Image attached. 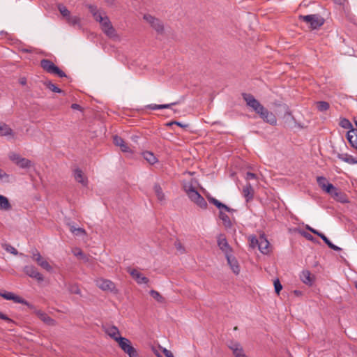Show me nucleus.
<instances>
[{
  "mask_svg": "<svg viewBox=\"0 0 357 357\" xmlns=\"http://www.w3.org/2000/svg\"><path fill=\"white\" fill-rule=\"evenodd\" d=\"M183 188L191 201L194 202L202 208L207 207L206 202L192 184H185Z\"/></svg>",
  "mask_w": 357,
  "mask_h": 357,
  "instance_id": "1",
  "label": "nucleus"
},
{
  "mask_svg": "<svg viewBox=\"0 0 357 357\" xmlns=\"http://www.w3.org/2000/svg\"><path fill=\"white\" fill-rule=\"evenodd\" d=\"M93 18L99 22L102 26V29L103 32L109 37H113L115 36V29L111 24L109 19L107 17H102L100 12L97 13H93Z\"/></svg>",
  "mask_w": 357,
  "mask_h": 357,
  "instance_id": "2",
  "label": "nucleus"
},
{
  "mask_svg": "<svg viewBox=\"0 0 357 357\" xmlns=\"http://www.w3.org/2000/svg\"><path fill=\"white\" fill-rule=\"evenodd\" d=\"M40 66L47 73L57 75L59 77H67L66 74L50 59H42Z\"/></svg>",
  "mask_w": 357,
  "mask_h": 357,
  "instance_id": "3",
  "label": "nucleus"
},
{
  "mask_svg": "<svg viewBox=\"0 0 357 357\" xmlns=\"http://www.w3.org/2000/svg\"><path fill=\"white\" fill-rule=\"evenodd\" d=\"M299 19L310 24L312 29H317L324 24V19L318 14L300 15Z\"/></svg>",
  "mask_w": 357,
  "mask_h": 357,
  "instance_id": "4",
  "label": "nucleus"
},
{
  "mask_svg": "<svg viewBox=\"0 0 357 357\" xmlns=\"http://www.w3.org/2000/svg\"><path fill=\"white\" fill-rule=\"evenodd\" d=\"M143 19L157 32L158 34L164 33V24L162 22L150 14H145Z\"/></svg>",
  "mask_w": 357,
  "mask_h": 357,
  "instance_id": "5",
  "label": "nucleus"
},
{
  "mask_svg": "<svg viewBox=\"0 0 357 357\" xmlns=\"http://www.w3.org/2000/svg\"><path fill=\"white\" fill-rule=\"evenodd\" d=\"M118 344L129 357H139L137 349L132 347L130 340L128 338L120 339V342Z\"/></svg>",
  "mask_w": 357,
  "mask_h": 357,
  "instance_id": "6",
  "label": "nucleus"
},
{
  "mask_svg": "<svg viewBox=\"0 0 357 357\" xmlns=\"http://www.w3.org/2000/svg\"><path fill=\"white\" fill-rule=\"evenodd\" d=\"M243 100L245 101L248 106L252 108L255 112H265L264 107L260 102L250 93H242Z\"/></svg>",
  "mask_w": 357,
  "mask_h": 357,
  "instance_id": "7",
  "label": "nucleus"
},
{
  "mask_svg": "<svg viewBox=\"0 0 357 357\" xmlns=\"http://www.w3.org/2000/svg\"><path fill=\"white\" fill-rule=\"evenodd\" d=\"M96 284L102 291H108L114 294L118 292L115 284L110 280L100 278L96 280Z\"/></svg>",
  "mask_w": 357,
  "mask_h": 357,
  "instance_id": "8",
  "label": "nucleus"
},
{
  "mask_svg": "<svg viewBox=\"0 0 357 357\" xmlns=\"http://www.w3.org/2000/svg\"><path fill=\"white\" fill-rule=\"evenodd\" d=\"M217 244L222 252H224L225 257L232 253V248L229 245L225 234H220L217 236Z\"/></svg>",
  "mask_w": 357,
  "mask_h": 357,
  "instance_id": "9",
  "label": "nucleus"
},
{
  "mask_svg": "<svg viewBox=\"0 0 357 357\" xmlns=\"http://www.w3.org/2000/svg\"><path fill=\"white\" fill-rule=\"evenodd\" d=\"M103 328L105 333L114 340H115L118 344L120 342V339L124 338L120 335V331L119 328L115 326L108 325L104 326Z\"/></svg>",
  "mask_w": 357,
  "mask_h": 357,
  "instance_id": "10",
  "label": "nucleus"
},
{
  "mask_svg": "<svg viewBox=\"0 0 357 357\" xmlns=\"http://www.w3.org/2000/svg\"><path fill=\"white\" fill-rule=\"evenodd\" d=\"M24 271L27 275L36 279L38 282H42L44 280L43 275L39 273L37 268L33 266H26L24 268Z\"/></svg>",
  "mask_w": 357,
  "mask_h": 357,
  "instance_id": "11",
  "label": "nucleus"
},
{
  "mask_svg": "<svg viewBox=\"0 0 357 357\" xmlns=\"http://www.w3.org/2000/svg\"><path fill=\"white\" fill-rule=\"evenodd\" d=\"M127 271L139 284H148L149 280L136 269L128 268Z\"/></svg>",
  "mask_w": 357,
  "mask_h": 357,
  "instance_id": "12",
  "label": "nucleus"
},
{
  "mask_svg": "<svg viewBox=\"0 0 357 357\" xmlns=\"http://www.w3.org/2000/svg\"><path fill=\"white\" fill-rule=\"evenodd\" d=\"M32 258L33 260L37 261L39 266H40L43 268L45 269L46 271H51L52 270V266L50 265L47 261L43 259V257L37 250H36L35 252H33Z\"/></svg>",
  "mask_w": 357,
  "mask_h": 357,
  "instance_id": "13",
  "label": "nucleus"
},
{
  "mask_svg": "<svg viewBox=\"0 0 357 357\" xmlns=\"http://www.w3.org/2000/svg\"><path fill=\"white\" fill-rule=\"evenodd\" d=\"M227 261V264L230 266L233 273L238 275L240 273L241 268L239 264L235 257L232 255V253L225 257Z\"/></svg>",
  "mask_w": 357,
  "mask_h": 357,
  "instance_id": "14",
  "label": "nucleus"
},
{
  "mask_svg": "<svg viewBox=\"0 0 357 357\" xmlns=\"http://www.w3.org/2000/svg\"><path fill=\"white\" fill-rule=\"evenodd\" d=\"M229 348L232 351L235 357H248L243 349L241 345L236 342H231Z\"/></svg>",
  "mask_w": 357,
  "mask_h": 357,
  "instance_id": "15",
  "label": "nucleus"
},
{
  "mask_svg": "<svg viewBox=\"0 0 357 357\" xmlns=\"http://www.w3.org/2000/svg\"><path fill=\"white\" fill-rule=\"evenodd\" d=\"M35 314L45 324L49 326L56 325V321L42 310H35Z\"/></svg>",
  "mask_w": 357,
  "mask_h": 357,
  "instance_id": "16",
  "label": "nucleus"
},
{
  "mask_svg": "<svg viewBox=\"0 0 357 357\" xmlns=\"http://www.w3.org/2000/svg\"><path fill=\"white\" fill-rule=\"evenodd\" d=\"M73 176L75 180L83 186L88 185V179L79 168H76L73 170Z\"/></svg>",
  "mask_w": 357,
  "mask_h": 357,
  "instance_id": "17",
  "label": "nucleus"
},
{
  "mask_svg": "<svg viewBox=\"0 0 357 357\" xmlns=\"http://www.w3.org/2000/svg\"><path fill=\"white\" fill-rule=\"evenodd\" d=\"M113 142L116 146L120 147L123 152L130 153L131 150L126 142L119 136L114 135L113 137Z\"/></svg>",
  "mask_w": 357,
  "mask_h": 357,
  "instance_id": "18",
  "label": "nucleus"
},
{
  "mask_svg": "<svg viewBox=\"0 0 357 357\" xmlns=\"http://www.w3.org/2000/svg\"><path fill=\"white\" fill-rule=\"evenodd\" d=\"M256 114L254 116L255 118L259 117L271 125L276 124L277 119L274 113H256Z\"/></svg>",
  "mask_w": 357,
  "mask_h": 357,
  "instance_id": "19",
  "label": "nucleus"
},
{
  "mask_svg": "<svg viewBox=\"0 0 357 357\" xmlns=\"http://www.w3.org/2000/svg\"><path fill=\"white\" fill-rule=\"evenodd\" d=\"M269 242L268 241L266 236L263 235L259 236V243L258 248L259 251L263 254H268L270 252Z\"/></svg>",
  "mask_w": 357,
  "mask_h": 357,
  "instance_id": "20",
  "label": "nucleus"
},
{
  "mask_svg": "<svg viewBox=\"0 0 357 357\" xmlns=\"http://www.w3.org/2000/svg\"><path fill=\"white\" fill-rule=\"evenodd\" d=\"M317 182L319 186L324 191L329 192L330 190L333 189V184L329 183L327 178L324 176H317Z\"/></svg>",
  "mask_w": 357,
  "mask_h": 357,
  "instance_id": "21",
  "label": "nucleus"
},
{
  "mask_svg": "<svg viewBox=\"0 0 357 357\" xmlns=\"http://www.w3.org/2000/svg\"><path fill=\"white\" fill-rule=\"evenodd\" d=\"M0 296L8 301H13L15 303H22L21 297L10 291H0Z\"/></svg>",
  "mask_w": 357,
  "mask_h": 357,
  "instance_id": "22",
  "label": "nucleus"
},
{
  "mask_svg": "<svg viewBox=\"0 0 357 357\" xmlns=\"http://www.w3.org/2000/svg\"><path fill=\"white\" fill-rule=\"evenodd\" d=\"M176 102H172L169 104H150L145 106V108L151 110H156V109H169L176 112L174 109L172 108V106L175 105Z\"/></svg>",
  "mask_w": 357,
  "mask_h": 357,
  "instance_id": "23",
  "label": "nucleus"
},
{
  "mask_svg": "<svg viewBox=\"0 0 357 357\" xmlns=\"http://www.w3.org/2000/svg\"><path fill=\"white\" fill-rule=\"evenodd\" d=\"M208 202L210 203L214 204L218 208H219L220 211L224 209L225 211H226L227 212H233V211H234V209L228 207L227 205H225V204L220 202V201H218V199H216L214 197H208Z\"/></svg>",
  "mask_w": 357,
  "mask_h": 357,
  "instance_id": "24",
  "label": "nucleus"
},
{
  "mask_svg": "<svg viewBox=\"0 0 357 357\" xmlns=\"http://www.w3.org/2000/svg\"><path fill=\"white\" fill-rule=\"evenodd\" d=\"M243 195L246 199V202H250L253 199L254 190L250 183H247L243 188Z\"/></svg>",
  "mask_w": 357,
  "mask_h": 357,
  "instance_id": "25",
  "label": "nucleus"
},
{
  "mask_svg": "<svg viewBox=\"0 0 357 357\" xmlns=\"http://www.w3.org/2000/svg\"><path fill=\"white\" fill-rule=\"evenodd\" d=\"M337 157L342 161H344L349 165L357 164V157L354 158L348 153H338Z\"/></svg>",
  "mask_w": 357,
  "mask_h": 357,
  "instance_id": "26",
  "label": "nucleus"
},
{
  "mask_svg": "<svg viewBox=\"0 0 357 357\" xmlns=\"http://www.w3.org/2000/svg\"><path fill=\"white\" fill-rule=\"evenodd\" d=\"M300 278L303 283L308 285H311L312 284L313 280L309 271H303L301 273Z\"/></svg>",
  "mask_w": 357,
  "mask_h": 357,
  "instance_id": "27",
  "label": "nucleus"
},
{
  "mask_svg": "<svg viewBox=\"0 0 357 357\" xmlns=\"http://www.w3.org/2000/svg\"><path fill=\"white\" fill-rule=\"evenodd\" d=\"M219 218L222 221V223L226 229H230L232 227V223L229 217L222 210L220 211Z\"/></svg>",
  "mask_w": 357,
  "mask_h": 357,
  "instance_id": "28",
  "label": "nucleus"
},
{
  "mask_svg": "<svg viewBox=\"0 0 357 357\" xmlns=\"http://www.w3.org/2000/svg\"><path fill=\"white\" fill-rule=\"evenodd\" d=\"M11 205L8 199L3 195H0V209L3 211H8L11 209Z\"/></svg>",
  "mask_w": 357,
  "mask_h": 357,
  "instance_id": "29",
  "label": "nucleus"
},
{
  "mask_svg": "<svg viewBox=\"0 0 357 357\" xmlns=\"http://www.w3.org/2000/svg\"><path fill=\"white\" fill-rule=\"evenodd\" d=\"M144 158L151 165H154L158 162L157 158L150 151H144L142 153Z\"/></svg>",
  "mask_w": 357,
  "mask_h": 357,
  "instance_id": "30",
  "label": "nucleus"
},
{
  "mask_svg": "<svg viewBox=\"0 0 357 357\" xmlns=\"http://www.w3.org/2000/svg\"><path fill=\"white\" fill-rule=\"evenodd\" d=\"M153 190L157 196L158 199L160 202H162L165 199V194L162 192V190L160 185L158 183H155L153 185Z\"/></svg>",
  "mask_w": 357,
  "mask_h": 357,
  "instance_id": "31",
  "label": "nucleus"
},
{
  "mask_svg": "<svg viewBox=\"0 0 357 357\" xmlns=\"http://www.w3.org/2000/svg\"><path fill=\"white\" fill-rule=\"evenodd\" d=\"M43 84L50 91L54 93H63L64 91H62L61 89H59L58 86H56L55 84L52 83L50 80H46L43 82Z\"/></svg>",
  "mask_w": 357,
  "mask_h": 357,
  "instance_id": "32",
  "label": "nucleus"
},
{
  "mask_svg": "<svg viewBox=\"0 0 357 357\" xmlns=\"http://www.w3.org/2000/svg\"><path fill=\"white\" fill-rule=\"evenodd\" d=\"M13 134L12 129L6 124L0 123V135L8 136Z\"/></svg>",
  "mask_w": 357,
  "mask_h": 357,
  "instance_id": "33",
  "label": "nucleus"
},
{
  "mask_svg": "<svg viewBox=\"0 0 357 357\" xmlns=\"http://www.w3.org/2000/svg\"><path fill=\"white\" fill-rule=\"evenodd\" d=\"M333 199L335 200H336L337 202H339L342 204L349 202V199H348L347 195L344 192H342L341 190H340L337 192V194L335 195V197Z\"/></svg>",
  "mask_w": 357,
  "mask_h": 357,
  "instance_id": "34",
  "label": "nucleus"
},
{
  "mask_svg": "<svg viewBox=\"0 0 357 357\" xmlns=\"http://www.w3.org/2000/svg\"><path fill=\"white\" fill-rule=\"evenodd\" d=\"M17 166L22 169H29L32 166V162L29 159L22 158V159L17 162Z\"/></svg>",
  "mask_w": 357,
  "mask_h": 357,
  "instance_id": "35",
  "label": "nucleus"
},
{
  "mask_svg": "<svg viewBox=\"0 0 357 357\" xmlns=\"http://www.w3.org/2000/svg\"><path fill=\"white\" fill-rule=\"evenodd\" d=\"M317 105V109L319 112L327 111L330 108V105L328 102L326 101H319L315 102Z\"/></svg>",
  "mask_w": 357,
  "mask_h": 357,
  "instance_id": "36",
  "label": "nucleus"
},
{
  "mask_svg": "<svg viewBox=\"0 0 357 357\" xmlns=\"http://www.w3.org/2000/svg\"><path fill=\"white\" fill-rule=\"evenodd\" d=\"M150 295L160 303H164L165 302V298L155 290H151Z\"/></svg>",
  "mask_w": 357,
  "mask_h": 357,
  "instance_id": "37",
  "label": "nucleus"
},
{
  "mask_svg": "<svg viewBox=\"0 0 357 357\" xmlns=\"http://www.w3.org/2000/svg\"><path fill=\"white\" fill-rule=\"evenodd\" d=\"M8 158L16 165H17V162L22 159V157L20 154L15 152L10 153L8 155Z\"/></svg>",
  "mask_w": 357,
  "mask_h": 357,
  "instance_id": "38",
  "label": "nucleus"
},
{
  "mask_svg": "<svg viewBox=\"0 0 357 357\" xmlns=\"http://www.w3.org/2000/svg\"><path fill=\"white\" fill-rule=\"evenodd\" d=\"M68 23L72 26L79 25L80 19L77 16H69L67 18Z\"/></svg>",
  "mask_w": 357,
  "mask_h": 357,
  "instance_id": "39",
  "label": "nucleus"
},
{
  "mask_svg": "<svg viewBox=\"0 0 357 357\" xmlns=\"http://www.w3.org/2000/svg\"><path fill=\"white\" fill-rule=\"evenodd\" d=\"M340 126L343 128H345V129H354L352 128V125L351 123V122L347 119H341L340 122Z\"/></svg>",
  "mask_w": 357,
  "mask_h": 357,
  "instance_id": "40",
  "label": "nucleus"
},
{
  "mask_svg": "<svg viewBox=\"0 0 357 357\" xmlns=\"http://www.w3.org/2000/svg\"><path fill=\"white\" fill-rule=\"evenodd\" d=\"M58 9L59 10V12L61 13V14L63 16V17H69L70 16V11L68 10V9L63 5L62 4H59L58 6Z\"/></svg>",
  "mask_w": 357,
  "mask_h": 357,
  "instance_id": "41",
  "label": "nucleus"
},
{
  "mask_svg": "<svg viewBox=\"0 0 357 357\" xmlns=\"http://www.w3.org/2000/svg\"><path fill=\"white\" fill-rule=\"evenodd\" d=\"M70 231L74 234L75 235H79V234H85L86 231L83 228H76L74 226H70Z\"/></svg>",
  "mask_w": 357,
  "mask_h": 357,
  "instance_id": "42",
  "label": "nucleus"
},
{
  "mask_svg": "<svg viewBox=\"0 0 357 357\" xmlns=\"http://www.w3.org/2000/svg\"><path fill=\"white\" fill-rule=\"evenodd\" d=\"M324 242L332 250L335 251H340L341 248L335 245H334L327 237L325 238Z\"/></svg>",
  "mask_w": 357,
  "mask_h": 357,
  "instance_id": "43",
  "label": "nucleus"
},
{
  "mask_svg": "<svg viewBox=\"0 0 357 357\" xmlns=\"http://www.w3.org/2000/svg\"><path fill=\"white\" fill-rule=\"evenodd\" d=\"M3 248L8 252L13 254L14 255H17L18 254L17 250L9 244L3 245Z\"/></svg>",
  "mask_w": 357,
  "mask_h": 357,
  "instance_id": "44",
  "label": "nucleus"
},
{
  "mask_svg": "<svg viewBox=\"0 0 357 357\" xmlns=\"http://www.w3.org/2000/svg\"><path fill=\"white\" fill-rule=\"evenodd\" d=\"M259 237L257 238L255 236H251L250 238V245L252 248H255L256 246H259Z\"/></svg>",
  "mask_w": 357,
  "mask_h": 357,
  "instance_id": "45",
  "label": "nucleus"
},
{
  "mask_svg": "<svg viewBox=\"0 0 357 357\" xmlns=\"http://www.w3.org/2000/svg\"><path fill=\"white\" fill-rule=\"evenodd\" d=\"M274 287H275V291L279 294H280V291L282 290V286L280 282V280L278 279H276L275 280H274Z\"/></svg>",
  "mask_w": 357,
  "mask_h": 357,
  "instance_id": "46",
  "label": "nucleus"
},
{
  "mask_svg": "<svg viewBox=\"0 0 357 357\" xmlns=\"http://www.w3.org/2000/svg\"><path fill=\"white\" fill-rule=\"evenodd\" d=\"M69 290L72 294H81V291H80L79 288L78 287L77 285H75V284L72 285Z\"/></svg>",
  "mask_w": 357,
  "mask_h": 357,
  "instance_id": "47",
  "label": "nucleus"
},
{
  "mask_svg": "<svg viewBox=\"0 0 357 357\" xmlns=\"http://www.w3.org/2000/svg\"><path fill=\"white\" fill-rule=\"evenodd\" d=\"M333 189L330 190L329 192H326V193L329 194L333 198H334L335 195L337 194V192L340 190L338 188H337L335 186L333 185Z\"/></svg>",
  "mask_w": 357,
  "mask_h": 357,
  "instance_id": "48",
  "label": "nucleus"
},
{
  "mask_svg": "<svg viewBox=\"0 0 357 357\" xmlns=\"http://www.w3.org/2000/svg\"><path fill=\"white\" fill-rule=\"evenodd\" d=\"M87 7L93 16V13H97L98 12H99L96 6L89 4V5H87Z\"/></svg>",
  "mask_w": 357,
  "mask_h": 357,
  "instance_id": "49",
  "label": "nucleus"
},
{
  "mask_svg": "<svg viewBox=\"0 0 357 357\" xmlns=\"http://www.w3.org/2000/svg\"><path fill=\"white\" fill-rule=\"evenodd\" d=\"M174 124L177 125V126H178L180 127H182V128L188 127L187 124H182L181 122H178V121H172V122L167 123L166 125L167 126H172Z\"/></svg>",
  "mask_w": 357,
  "mask_h": 357,
  "instance_id": "50",
  "label": "nucleus"
},
{
  "mask_svg": "<svg viewBox=\"0 0 357 357\" xmlns=\"http://www.w3.org/2000/svg\"><path fill=\"white\" fill-rule=\"evenodd\" d=\"M0 319L5 320L8 323H13L14 322L11 319H10L7 315L4 314L1 312H0Z\"/></svg>",
  "mask_w": 357,
  "mask_h": 357,
  "instance_id": "51",
  "label": "nucleus"
},
{
  "mask_svg": "<svg viewBox=\"0 0 357 357\" xmlns=\"http://www.w3.org/2000/svg\"><path fill=\"white\" fill-rule=\"evenodd\" d=\"M21 300L23 301L22 303H20L21 304H24V305H26L29 308H30L31 310H36L33 305L31 304L30 303H29L28 301H26L25 299H24L22 297H21Z\"/></svg>",
  "mask_w": 357,
  "mask_h": 357,
  "instance_id": "52",
  "label": "nucleus"
},
{
  "mask_svg": "<svg viewBox=\"0 0 357 357\" xmlns=\"http://www.w3.org/2000/svg\"><path fill=\"white\" fill-rule=\"evenodd\" d=\"M257 175L252 172H247L245 175V179L246 180H252V179H256Z\"/></svg>",
  "mask_w": 357,
  "mask_h": 357,
  "instance_id": "53",
  "label": "nucleus"
},
{
  "mask_svg": "<svg viewBox=\"0 0 357 357\" xmlns=\"http://www.w3.org/2000/svg\"><path fill=\"white\" fill-rule=\"evenodd\" d=\"M9 175L0 169V179L5 178L6 181H8Z\"/></svg>",
  "mask_w": 357,
  "mask_h": 357,
  "instance_id": "54",
  "label": "nucleus"
},
{
  "mask_svg": "<svg viewBox=\"0 0 357 357\" xmlns=\"http://www.w3.org/2000/svg\"><path fill=\"white\" fill-rule=\"evenodd\" d=\"M175 247L177 249V250L180 251L181 252H184V248L182 246L181 243L180 242H176L175 243Z\"/></svg>",
  "mask_w": 357,
  "mask_h": 357,
  "instance_id": "55",
  "label": "nucleus"
},
{
  "mask_svg": "<svg viewBox=\"0 0 357 357\" xmlns=\"http://www.w3.org/2000/svg\"><path fill=\"white\" fill-rule=\"evenodd\" d=\"M74 255L76 256V257H80V258H84L85 256H84V254L83 253V252L78 249L77 251H75L74 252Z\"/></svg>",
  "mask_w": 357,
  "mask_h": 357,
  "instance_id": "56",
  "label": "nucleus"
},
{
  "mask_svg": "<svg viewBox=\"0 0 357 357\" xmlns=\"http://www.w3.org/2000/svg\"><path fill=\"white\" fill-rule=\"evenodd\" d=\"M163 354L166 357H174L172 352L167 349H163Z\"/></svg>",
  "mask_w": 357,
  "mask_h": 357,
  "instance_id": "57",
  "label": "nucleus"
},
{
  "mask_svg": "<svg viewBox=\"0 0 357 357\" xmlns=\"http://www.w3.org/2000/svg\"><path fill=\"white\" fill-rule=\"evenodd\" d=\"M70 107H71V109H73L74 110H79V111L82 110V107L79 105L76 104V103L72 104Z\"/></svg>",
  "mask_w": 357,
  "mask_h": 357,
  "instance_id": "58",
  "label": "nucleus"
},
{
  "mask_svg": "<svg viewBox=\"0 0 357 357\" xmlns=\"http://www.w3.org/2000/svg\"><path fill=\"white\" fill-rule=\"evenodd\" d=\"M306 229H307V230L310 231L312 233H313V234H316V235H317V234H318V231H317V230H316V229H313V228L310 227V226H308V225H307V226H306Z\"/></svg>",
  "mask_w": 357,
  "mask_h": 357,
  "instance_id": "59",
  "label": "nucleus"
},
{
  "mask_svg": "<svg viewBox=\"0 0 357 357\" xmlns=\"http://www.w3.org/2000/svg\"><path fill=\"white\" fill-rule=\"evenodd\" d=\"M19 82L22 85H25L26 84V79L25 77H21Z\"/></svg>",
  "mask_w": 357,
  "mask_h": 357,
  "instance_id": "60",
  "label": "nucleus"
},
{
  "mask_svg": "<svg viewBox=\"0 0 357 357\" xmlns=\"http://www.w3.org/2000/svg\"><path fill=\"white\" fill-rule=\"evenodd\" d=\"M317 235L319 236L323 241L325 240V238H326V236L323 233H321L319 231H318V234H317Z\"/></svg>",
  "mask_w": 357,
  "mask_h": 357,
  "instance_id": "61",
  "label": "nucleus"
},
{
  "mask_svg": "<svg viewBox=\"0 0 357 357\" xmlns=\"http://www.w3.org/2000/svg\"><path fill=\"white\" fill-rule=\"evenodd\" d=\"M304 236H305V237H306L309 240H312L313 239V236L311 234H308V233H305Z\"/></svg>",
  "mask_w": 357,
  "mask_h": 357,
  "instance_id": "62",
  "label": "nucleus"
},
{
  "mask_svg": "<svg viewBox=\"0 0 357 357\" xmlns=\"http://www.w3.org/2000/svg\"><path fill=\"white\" fill-rule=\"evenodd\" d=\"M291 114H292V113H291V112L287 113V114H286V116H287V119H289V118H291V119H294V116H293Z\"/></svg>",
  "mask_w": 357,
  "mask_h": 357,
  "instance_id": "63",
  "label": "nucleus"
},
{
  "mask_svg": "<svg viewBox=\"0 0 357 357\" xmlns=\"http://www.w3.org/2000/svg\"><path fill=\"white\" fill-rule=\"evenodd\" d=\"M21 51L22 52H26V53H30L31 52V50H29V49H22Z\"/></svg>",
  "mask_w": 357,
  "mask_h": 357,
  "instance_id": "64",
  "label": "nucleus"
}]
</instances>
